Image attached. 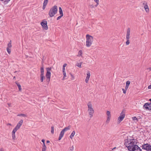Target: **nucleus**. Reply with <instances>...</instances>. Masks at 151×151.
Here are the masks:
<instances>
[{
    "instance_id": "obj_1",
    "label": "nucleus",
    "mask_w": 151,
    "mask_h": 151,
    "mask_svg": "<svg viewBox=\"0 0 151 151\" xmlns=\"http://www.w3.org/2000/svg\"><path fill=\"white\" fill-rule=\"evenodd\" d=\"M126 145L129 151H141V150L132 140H129L126 143Z\"/></svg>"
},
{
    "instance_id": "obj_2",
    "label": "nucleus",
    "mask_w": 151,
    "mask_h": 151,
    "mask_svg": "<svg viewBox=\"0 0 151 151\" xmlns=\"http://www.w3.org/2000/svg\"><path fill=\"white\" fill-rule=\"evenodd\" d=\"M86 46L87 47H89L91 46L93 42V37L88 35H87L86 36Z\"/></svg>"
},
{
    "instance_id": "obj_3",
    "label": "nucleus",
    "mask_w": 151,
    "mask_h": 151,
    "mask_svg": "<svg viewBox=\"0 0 151 151\" xmlns=\"http://www.w3.org/2000/svg\"><path fill=\"white\" fill-rule=\"evenodd\" d=\"M87 105L88 106V111L90 117L91 118L93 116V114L94 113V110L91 102H88Z\"/></svg>"
},
{
    "instance_id": "obj_4",
    "label": "nucleus",
    "mask_w": 151,
    "mask_h": 151,
    "mask_svg": "<svg viewBox=\"0 0 151 151\" xmlns=\"http://www.w3.org/2000/svg\"><path fill=\"white\" fill-rule=\"evenodd\" d=\"M58 10L57 6H55L52 7L50 10L49 15L50 17H52L56 14Z\"/></svg>"
},
{
    "instance_id": "obj_5",
    "label": "nucleus",
    "mask_w": 151,
    "mask_h": 151,
    "mask_svg": "<svg viewBox=\"0 0 151 151\" xmlns=\"http://www.w3.org/2000/svg\"><path fill=\"white\" fill-rule=\"evenodd\" d=\"M71 128V126L70 125H69L68 127H65L61 131V132L60 134L59 137L58 138L59 140H60L62 139V137H63L64 134V132H65L66 131L70 129Z\"/></svg>"
},
{
    "instance_id": "obj_6",
    "label": "nucleus",
    "mask_w": 151,
    "mask_h": 151,
    "mask_svg": "<svg viewBox=\"0 0 151 151\" xmlns=\"http://www.w3.org/2000/svg\"><path fill=\"white\" fill-rule=\"evenodd\" d=\"M130 30L129 28H128L127 29L126 34V38L127 41L126 42V45H128L130 43L129 38L130 36Z\"/></svg>"
},
{
    "instance_id": "obj_7",
    "label": "nucleus",
    "mask_w": 151,
    "mask_h": 151,
    "mask_svg": "<svg viewBox=\"0 0 151 151\" xmlns=\"http://www.w3.org/2000/svg\"><path fill=\"white\" fill-rule=\"evenodd\" d=\"M125 117V112L124 110L120 113V116L118 118V123L119 124L122 122Z\"/></svg>"
},
{
    "instance_id": "obj_8",
    "label": "nucleus",
    "mask_w": 151,
    "mask_h": 151,
    "mask_svg": "<svg viewBox=\"0 0 151 151\" xmlns=\"http://www.w3.org/2000/svg\"><path fill=\"white\" fill-rule=\"evenodd\" d=\"M142 148L147 151H151V145L147 143L143 145Z\"/></svg>"
},
{
    "instance_id": "obj_9",
    "label": "nucleus",
    "mask_w": 151,
    "mask_h": 151,
    "mask_svg": "<svg viewBox=\"0 0 151 151\" xmlns=\"http://www.w3.org/2000/svg\"><path fill=\"white\" fill-rule=\"evenodd\" d=\"M23 123V121L22 120H20L19 122L17 123V125L14 128V129L17 131L20 127L22 125Z\"/></svg>"
},
{
    "instance_id": "obj_10",
    "label": "nucleus",
    "mask_w": 151,
    "mask_h": 151,
    "mask_svg": "<svg viewBox=\"0 0 151 151\" xmlns=\"http://www.w3.org/2000/svg\"><path fill=\"white\" fill-rule=\"evenodd\" d=\"M23 123V121L22 120H20L19 122L17 123V125L14 128V129L17 131L20 127L22 125Z\"/></svg>"
},
{
    "instance_id": "obj_11",
    "label": "nucleus",
    "mask_w": 151,
    "mask_h": 151,
    "mask_svg": "<svg viewBox=\"0 0 151 151\" xmlns=\"http://www.w3.org/2000/svg\"><path fill=\"white\" fill-rule=\"evenodd\" d=\"M23 123V121L22 120H20L19 122L17 123V125L14 128V129L17 131L20 127L22 125Z\"/></svg>"
},
{
    "instance_id": "obj_12",
    "label": "nucleus",
    "mask_w": 151,
    "mask_h": 151,
    "mask_svg": "<svg viewBox=\"0 0 151 151\" xmlns=\"http://www.w3.org/2000/svg\"><path fill=\"white\" fill-rule=\"evenodd\" d=\"M42 27L45 29H47V22L46 20H43L40 23Z\"/></svg>"
},
{
    "instance_id": "obj_13",
    "label": "nucleus",
    "mask_w": 151,
    "mask_h": 151,
    "mask_svg": "<svg viewBox=\"0 0 151 151\" xmlns=\"http://www.w3.org/2000/svg\"><path fill=\"white\" fill-rule=\"evenodd\" d=\"M106 114L107 115V118L106 121V124H108L109 122L111 117V114L110 111H107L106 112Z\"/></svg>"
},
{
    "instance_id": "obj_14",
    "label": "nucleus",
    "mask_w": 151,
    "mask_h": 151,
    "mask_svg": "<svg viewBox=\"0 0 151 151\" xmlns=\"http://www.w3.org/2000/svg\"><path fill=\"white\" fill-rule=\"evenodd\" d=\"M41 71V75H40V81H41L42 82L43 81L44 78H45V77L44 76V68L43 67H42L40 69Z\"/></svg>"
},
{
    "instance_id": "obj_15",
    "label": "nucleus",
    "mask_w": 151,
    "mask_h": 151,
    "mask_svg": "<svg viewBox=\"0 0 151 151\" xmlns=\"http://www.w3.org/2000/svg\"><path fill=\"white\" fill-rule=\"evenodd\" d=\"M144 107L147 110H151V103L150 104H145L144 105Z\"/></svg>"
},
{
    "instance_id": "obj_16",
    "label": "nucleus",
    "mask_w": 151,
    "mask_h": 151,
    "mask_svg": "<svg viewBox=\"0 0 151 151\" xmlns=\"http://www.w3.org/2000/svg\"><path fill=\"white\" fill-rule=\"evenodd\" d=\"M87 76L85 79V82L86 83H87L88 82V81L89 79L91 74L89 71H88L86 73Z\"/></svg>"
},
{
    "instance_id": "obj_17",
    "label": "nucleus",
    "mask_w": 151,
    "mask_h": 151,
    "mask_svg": "<svg viewBox=\"0 0 151 151\" xmlns=\"http://www.w3.org/2000/svg\"><path fill=\"white\" fill-rule=\"evenodd\" d=\"M142 3L143 5L145 4L144 6L146 12H148L149 11V9L148 8V6L147 5V4H146V2L145 1H143L142 2Z\"/></svg>"
},
{
    "instance_id": "obj_18",
    "label": "nucleus",
    "mask_w": 151,
    "mask_h": 151,
    "mask_svg": "<svg viewBox=\"0 0 151 151\" xmlns=\"http://www.w3.org/2000/svg\"><path fill=\"white\" fill-rule=\"evenodd\" d=\"M51 69V67L50 68H48V79L49 81H50L51 76V73L49 71Z\"/></svg>"
},
{
    "instance_id": "obj_19",
    "label": "nucleus",
    "mask_w": 151,
    "mask_h": 151,
    "mask_svg": "<svg viewBox=\"0 0 151 151\" xmlns=\"http://www.w3.org/2000/svg\"><path fill=\"white\" fill-rule=\"evenodd\" d=\"M17 131H16L15 130L13 129L12 131V139L13 140H14L16 138V136H15V133Z\"/></svg>"
},
{
    "instance_id": "obj_20",
    "label": "nucleus",
    "mask_w": 151,
    "mask_h": 151,
    "mask_svg": "<svg viewBox=\"0 0 151 151\" xmlns=\"http://www.w3.org/2000/svg\"><path fill=\"white\" fill-rule=\"evenodd\" d=\"M47 4V0H45L44 2L43 3V5L42 6V9L43 10L45 9L46 7V6Z\"/></svg>"
},
{
    "instance_id": "obj_21",
    "label": "nucleus",
    "mask_w": 151,
    "mask_h": 151,
    "mask_svg": "<svg viewBox=\"0 0 151 151\" xmlns=\"http://www.w3.org/2000/svg\"><path fill=\"white\" fill-rule=\"evenodd\" d=\"M130 82L129 81H128L126 82V86L125 87V88H126V90H127V89L129 87V84H130Z\"/></svg>"
},
{
    "instance_id": "obj_22",
    "label": "nucleus",
    "mask_w": 151,
    "mask_h": 151,
    "mask_svg": "<svg viewBox=\"0 0 151 151\" xmlns=\"http://www.w3.org/2000/svg\"><path fill=\"white\" fill-rule=\"evenodd\" d=\"M75 134V131H73L70 136V138L71 139H72Z\"/></svg>"
},
{
    "instance_id": "obj_23",
    "label": "nucleus",
    "mask_w": 151,
    "mask_h": 151,
    "mask_svg": "<svg viewBox=\"0 0 151 151\" xmlns=\"http://www.w3.org/2000/svg\"><path fill=\"white\" fill-rule=\"evenodd\" d=\"M15 83L18 87L19 91H21L22 90V88L20 85L17 82H16Z\"/></svg>"
},
{
    "instance_id": "obj_24",
    "label": "nucleus",
    "mask_w": 151,
    "mask_h": 151,
    "mask_svg": "<svg viewBox=\"0 0 151 151\" xmlns=\"http://www.w3.org/2000/svg\"><path fill=\"white\" fill-rule=\"evenodd\" d=\"M82 51L81 50H80L78 52L77 56L78 57L82 56Z\"/></svg>"
},
{
    "instance_id": "obj_25",
    "label": "nucleus",
    "mask_w": 151,
    "mask_h": 151,
    "mask_svg": "<svg viewBox=\"0 0 151 151\" xmlns=\"http://www.w3.org/2000/svg\"><path fill=\"white\" fill-rule=\"evenodd\" d=\"M59 13L61 15H62V16H63V13L62 10V8L61 7H59Z\"/></svg>"
},
{
    "instance_id": "obj_26",
    "label": "nucleus",
    "mask_w": 151,
    "mask_h": 151,
    "mask_svg": "<svg viewBox=\"0 0 151 151\" xmlns=\"http://www.w3.org/2000/svg\"><path fill=\"white\" fill-rule=\"evenodd\" d=\"M46 147L45 145V143H43L42 147V151H46Z\"/></svg>"
},
{
    "instance_id": "obj_27",
    "label": "nucleus",
    "mask_w": 151,
    "mask_h": 151,
    "mask_svg": "<svg viewBox=\"0 0 151 151\" xmlns=\"http://www.w3.org/2000/svg\"><path fill=\"white\" fill-rule=\"evenodd\" d=\"M12 47V45H11V41H10V42L8 44L7 47V48L11 49Z\"/></svg>"
},
{
    "instance_id": "obj_28",
    "label": "nucleus",
    "mask_w": 151,
    "mask_h": 151,
    "mask_svg": "<svg viewBox=\"0 0 151 151\" xmlns=\"http://www.w3.org/2000/svg\"><path fill=\"white\" fill-rule=\"evenodd\" d=\"M94 1L96 3L95 6L96 7L99 4V0H94Z\"/></svg>"
},
{
    "instance_id": "obj_29",
    "label": "nucleus",
    "mask_w": 151,
    "mask_h": 151,
    "mask_svg": "<svg viewBox=\"0 0 151 151\" xmlns=\"http://www.w3.org/2000/svg\"><path fill=\"white\" fill-rule=\"evenodd\" d=\"M82 63V62H80V63H77L76 65L80 68H81V64Z\"/></svg>"
},
{
    "instance_id": "obj_30",
    "label": "nucleus",
    "mask_w": 151,
    "mask_h": 151,
    "mask_svg": "<svg viewBox=\"0 0 151 151\" xmlns=\"http://www.w3.org/2000/svg\"><path fill=\"white\" fill-rule=\"evenodd\" d=\"M17 116H23V117H26L27 116V115L26 114H18L17 115Z\"/></svg>"
},
{
    "instance_id": "obj_31",
    "label": "nucleus",
    "mask_w": 151,
    "mask_h": 151,
    "mask_svg": "<svg viewBox=\"0 0 151 151\" xmlns=\"http://www.w3.org/2000/svg\"><path fill=\"white\" fill-rule=\"evenodd\" d=\"M63 80H64L65 79H66V78H65V77H66V73L65 72H63Z\"/></svg>"
},
{
    "instance_id": "obj_32",
    "label": "nucleus",
    "mask_w": 151,
    "mask_h": 151,
    "mask_svg": "<svg viewBox=\"0 0 151 151\" xmlns=\"http://www.w3.org/2000/svg\"><path fill=\"white\" fill-rule=\"evenodd\" d=\"M132 119L133 121H136V122H137L138 121V119L135 116L132 117Z\"/></svg>"
},
{
    "instance_id": "obj_33",
    "label": "nucleus",
    "mask_w": 151,
    "mask_h": 151,
    "mask_svg": "<svg viewBox=\"0 0 151 151\" xmlns=\"http://www.w3.org/2000/svg\"><path fill=\"white\" fill-rule=\"evenodd\" d=\"M51 133L52 134H53L54 133V127L53 126H52L51 127Z\"/></svg>"
},
{
    "instance_id": "obj_34",
    "label": "nucleus",
    "mask_w": 151,
    "mask_h": 151,
    "mask_svg": "<svg viewBox=\"0 0 151 151\" xmlns=\"http://www.w3.org/2000/svg\"><path fill=\"white\" fill-rule=\"evenodd\" d=\"M6 50L8 53L10 54L11 53V49L6 48Z\"/></svg>"
},
{
    "instance_id": "obj_35",
    "label": "nucleus",
    "mask_w": 151,
    "mask_h": 151,
    "mask_svg": "<svg viewBox=\"0 0 151 151\" xmlns=\"http://www.w3.org/2000/svg\"><path fill=\"white\" fill-rule=\"evenodd\" d=\"M74 149V147L73 146H72L71 147H70L69 151H73Z\"/></svg>"
},
{
    "instance_id": "obj_36",
    "label": "nucleus",
    "mask_w": 151,
    "mask_h": 151,
    "mask_svg": "<svg viewBox=\"0 0 151 151\" xmlns=\"http://www.w3.org/2000/svg\"><path fill=\"white\" fill-rule=\"evenodd\" d=\"M122 90L123 91V93L124 94H125L126 93V91L127 90H126V88H125V89H124V88H122Z\"/></svg>"
},
{
    "instance_id": "obj_37",
    "label": "nucleus",
    "mask_w": 151,
    "mask_h": 151,
    "mask_svg": "<svg viewBox=\"0 0 151 151\" xmlns=\"http://www.w3.org/2000/svg\"><path fill=\"white\" fill-rule=\"evenodd\" d=\"M70 75H71V80H73L74 79V76L71 74H70Z\"/></svg>"
},
{
    "instance_id": "obj_38",
    "label": "nucleus",
    "mask_w": 151,
    "mask_h": 151,
    "mask_svg": "<svg viewBox=\"0 0 151 151\" xmlns=\"http://www.w3.org/2000/svg\"><path fill=\"white\" fill-rule=\"evenodd\" d=\"M63 16H62V15H61L60 16H59L57 18V20H58L59 19H60Z\"/></svg>"
},
{
    "instance_id": "obj_39",
    "label": "nucleus",
    "mask_w": 151,
    "mask_h": 151,
    "mask_svg": "<svg viewBox=\"0 0 151 151\" xmlns=\"http://www.w3.org/2000/svg\"><path fill=\"white\" fill-rule=\"evenodd\" d=\"M63 72H65V68L63 67Z\"/></svg>"
},
{
    "instance_id": "obj_40",
    "label": "nucleus",
    "mask_w": 151,
    "mask_h": 151,
    "mask_svg": "<svg viewBox=\"0 0 151 151\" xmlns=\"http://www.w3.org/2000/svg\"><path fill=\"white\" fill-rule=\"evenodd\" d=\"M67 65V64L66 63H65L64 64L63 66V67L65 68Z\"/></svg>"
},
{
    "instance_id": "obj_41",
    "label": "nucleus",
    "mask_w": 151,
    "mask_h": 151,
    "mask_svg": "<svg viewBox=\"0 0 151 151\" xmlns=\"http://www.w3.org/2000/svg\"><path fill=\"white\" fill-rule=\"evenodd\" d=\"M0 151H4L3 148H1L0 149Z\"/></svg>"
},
{
    "instance_id": "obj_42",
    "label": "nucleus",
    "mask_w": 151,
    "mask_h": 151,
    "mask_svg": "<svg viewBox=\"0 0 151 151\" xmlns=\"http://www.w3.org/2000/svg\"><path fill=\"white\" fill-rule=\"evenodd\" d=\"M45 140L44 139H42V142L43 143H45Z\"/></svg>"
},
{
    "instance_id": "obj_43",
    "label": "nucleus",
    "mask_w": 151,
    "mask_h": 151,
    "mask_svg": "<svg viewBox=\"0 0 151 151\" xmlns=\"http://www.w3.org/2000/svg\"><path fill=\"white\" fill-rule=\"evenodd\" d=\"M6 125L7 126H8V125L12 126V124L10 123H8Z\"/></svg>"
},
{
    "instance_id": "obj_44",
    "label": "nucleus",
    "mask_w": 151,
    "mask_h": 151,
    "mask_svg": "<svg viewBox=\"0 0 151 151\" xmlns=\"http://www.w3.org/2000/svg\"><path fill=\"white\" fill-rule=\"evenodd\" d=\"M91 6V8H93L94 7V6H93V5H92Z\"/></svg>"
},
{
    "instance_id": "obj_45",
    "label": "nucleus",
    "mask_w": 151,
    "mask_h": 151,
    "mask_svg": "<svg viewBox=\"0 0 151 151\" xmlns=\"http://www.w3.org/2000/svg\"><path fill=\"white\" fill-rule=\"evenodd\" d=\"M148 69H149V70H151V68H148Z\"/></svg>"
},
{
    "instance_id": "obj_46",
    "label": "nucleus",
    "mask_w": 151,
    "mask_h": 151,
    "mask_svg": "<svg viewBox=\"0 0 151 151\" xmlns=\"http://www.w3.org/2000/svg\"><path fill=\"white\" fill-rule=\"evenodd\" d=\"M46 77L47 76V72L46 74Z\"/></svg>"
},
{
    "instance_id": "obj_47",
    "label": "nucleus",
    "mask_w": 151,
    "mask_h": 151,
    "mask_svg": "<svg viewBox=\"0 0 151 151\" xmlns=\"http://www.w3.org/2000/svg\"><path fill=\"white\" fill-rule=\"evenodd\" d=\"M13 79H15V76L14 77Z\"/></svg>"
},
{
    "instance_id": "obj_48",
    "label": "nucleus",
    "mask_w": 151,
    "mask_h": 151,
    "mask_svg": "<svg viewBox=\"0 0 151 151\" xmlns=\"http://www.w3.org/2000/svg\"><path fill=\"white\" fill-rule=\"evenodd\" d=\"M50 142V141L48 140V143H49Z\"/></svg>"
},
{
    "instance_id": "obj_49",
    "label": "nucleus",
    "mask_w": 151,
    "mask_h": 151,
    "mask_svg": "<svg viewBox=\"0 0 151 151\" xmlns=\"http://www.w3.org/2000/svg\"><path fill=\"white\" fill-rule=\"evenodd\" d=\"M150 101L151 102V99H150Z\"/></svg>"
},
{
    "instance_id": "obj_50",
    "label": "nucleus",
    "mask_w": 151,
    "mask_h": 151,
    "mask_svg": "<svg viewBox=\"0 0 151 151\" xmlns=\"http://www.w3.org/2000/svg\"><path fill=\"white\" fill-rule=\"evenodd\" d=\"M26 57H27L28 56H26Z\"/></svg>"
},
{
    "instance_id": "obj_51",
    "label": "nucleus",
    "mask_w": 151,
    "mask_h": 151,
    "mask_svg": "<svg viewBox=\"0 0 151 151\" xmlns=\"http://www.w3.org/2000/svg\"><path fill=\"white\" fill-rule=\"evenodd\" d=\"M16 72H17V71H15V72H14V73H16Z\"/></svg>"
}]
</instances>
